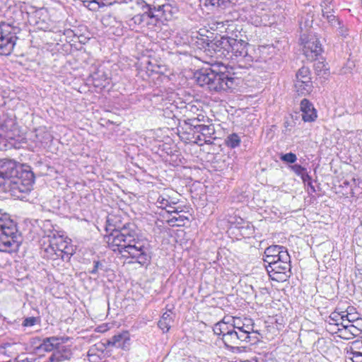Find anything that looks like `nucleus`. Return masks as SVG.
Listing matches in <instances>:
<instances>
[{
	"instance_id": "obj_2",
	"label": "nucleus",
	"mask_w": 362,
	"mask_h": 362,
	"mask_svg": "<svg viewBox=\"0 0 362 362\" xmlns=\"http://www.w3.org/2000/svg\"><path fill=\"white\" fill-rule=\"evenodd\" d=\"M226 69L223 65L201 69L197 74V82L200 86H206L211 90L233 89L239 84L240 78L235 76V73L231 74Z\"/></svg>"
},
{
	"instance_id": "obj_55",
	"label": "nucleus",
	"mask_w": 362,
	"mask_h": 362,
	"mask_svg": "<svg viewBox=\"0 0 362 362\" xmlns=\"http://www.w3.org/2000/svg\"><path fill=\"white\" fill-rule=\"evenodd\" d=\"M330 330H332V331H334V332L337 331V330H334V327H331V329H329Z\"/></svg>"
},
{
	"instance_id": "obj_52",
	"label": "nucleus",
	"mask_w": 362,
	"mask_h": 362,
	"mask_svg": "<svg viewBox=\"0 0 362 362\" xmlns=\"http://www.w3.org/2000/svg\"><path fill=\"white\" fill-rule=\"evenodd\" d=\"M197 117H199V122H201L204 120V116L199 115Z\"/></svg>"
},
{
	"instance_id": "obj_4",
	"label": "nucleus",
	"mask_w": 362,
	"mask_h": 362,
	"mask_svg": "<svg viewBox=\"0 0 362 362\" xmlns=\"http://www.w3.org/2000/svg\"><path fill=\"white\" fill-rule=\"evenodd\" d=\"M248 45L249 44L243 40L223 36L221 39L215 40L211 47L217 57L230 59L234 56L250 62L252 57L247 52Z\"/></svg>"
},
{
	"instance_id": "obj_24",
	"label": "nucleus",
	"mask_w": 362,
	"mask_h": 362,
	"mask_svg": "<svg viewBox=\"0 0 362 362\" xmlns=\"http://www.w3.org/2000/svg\"><path fill=\"white\" fill-rule=\"evenodd\" d=\"M283 253L288 254L287 249L281 245H273L267 247L264 250V255L276 257L277 260L281 257Z\"/></svg>"
},
{
	"instance_id": "obj_11",
	"label": "nucleus",
	"mask_w": 362,
	"mask_h": 362,
	"mask_svg": "<svg viewBox=\"0 0 362 362\" xmlns=\"http://www.w3.org/2000/svg\"><path fill=\"white\" fill-rule=\"evenodd\" d=\"M353 321H354V319L349 318L347 324H344L341 327L337 328L335 333L338 334V337L344 339H350L359 336L362 333L361 329L351 323Z\"/></svg>"
},
{
	"instance_id": "obj_50",
	"label": "nucleus",
	"mask_w": 362,
	"mask_h": 362,
	"mask_svg": "<svg viewBox=\"0 0 362 362\" xmlns=\"http://www.w3.org/2000/svg\"><path fill=\"white\" fill-rule=\"evenodd\" d=\"M308 187H310V190L313 192H315V187L312 184V181L309 182L308 183H307Z\"/></svg>"
},
{
	"instance_id": "obj_30",
	"label": "nucleus",
	"mask_w": 362,
	"mask_h": 362,
	"mask_svg": "<svg viewBox=\"0 0 362 362\" xmlns=\"http://www.w3.org/2000/svg\"><path fill=\"white\" fill-rule=\"evenodd\" d=\"M216 30L221 33H230L234 30V25L231 21H217L216 23Z\"/></svg>"
},
{
	"instance_id": "obj_54",
	"label": "nucleus",
	"mask_w": 362,
	"mask_h": 362,
	"mask_svg": "<svg viewBox=\"0 0 362 362\" xmlns=\"http://www.w3.org/2000/svg\"><path fill=\"white\" fill-rule=\"evenodd\" d=\"M346 315H349V317L350 319H354V317H352L351 314L350 313H347Z\"/></svg>"
},
{
	"instance_id": "obj_46",
	"label": "nucleus",
	"mask_w": 362,
	"mask_h": 362,
	"mask_svg": "<svg viewBox=\"0 0 362 362\" xmlns=\"http://www.w3.org/2000/svg\"><path fill=\"white\" fill-rule=\"evenodd\" d=\"M292 127H293V125L291 124V123L290 122L285 121L284 122V129L283 130V133L285 134H289L291 131Z\"/></svg>"
},
{
	"instance_id": "obj_47",
	"label": "nucleus",
	"mask_w": 362,
	"mask_h": 362,
	"mask_svg": "<svg viewBox=\"0 0 362 362\" xmlns=\"http://www.w3.org/2000/svg\"><path fill=\"white\" fill-rule=\"evenodd\" d=\"M303 182L305 183H308L309 182L312 181L311 177L308 174L307 170L301 175L300 176Z\"/></svg>"
},
{
	"instance_id": "obj_12",
	"label": "nucleus",
	"mask_w": 362,
	"mask_h": 362,
	"mask_svg": "<svg viewBox=\"0 0 362 362\" xmlns=\"http://www.w3.org/2000/svg\"><path fill=\"white\" fill-rule=\"evenodd\" d=\"M304 54L309 60H315L322 53V45L317 38H310L305 42L303 48Z\"/></svg>"
},
{
	"instance_id": "obj_27",
	"label": "nucleus",
	"mask_w": 362,
	"mask_h": 362,
	"mask_svg": "<svg viewBox=\"0 0 362 362\" xmlns=\"http://www.w3.org/2000/svg\"><path fill=\"white\" fill-rule=\"evenodd\" d=\"M295 89L298 95H305L312 91V81H295Z\"/></svg>"
},
{
	"instance_id": "obj_51",
	"label": "nucleus",
	"mask_w": 362,
	"mask_h": 362,
	"mask_svg": "<svg viewBox=\"0 0 362 362\" xmlns=\"http://www.w3.org/2000/svg\"><path fill=\"white\" fill-rule=\"evenodd\" d=\"M325 65L323 64L322 62H319L317 63V64L316 65V69L317 70V69H320L321 66H324Z\"/></svg>"
},
{
	"instance_id": "obj_59",
	"label": "nucleus",
	"mask_w": 362,
	"mask_h": 362,
	"mask_svg": "<svg viewBox=\"0 0 362 362\" xmlns=\"http://www.w3.org/2000/svg\"><path fill=\"white\" fill-rule=\"evenodd\" d=\"M90 2H95L96 3L97 1L95 0H89Z\"/></svg>"
},
{
	"instance_id": "obj_49",
	"label": "nucleus",
	"mask_w": 362,
	"mask_h": 362,
	"mask_svg": "<svg viewBox=\"0 0 362 362\" xmlns=\"http://www.w3.org/2000/svg\"><path fill=\"white\" fill-rule=\"evenodd\" d=\"M195 139H196V142L198 143L199 141H204L203 140V136H202L201 134H198L196 137H195Z\"/></svg>"
},
{
	"instance_id": "obj_15",
	"label": "nucleus",
	"mask_w": 362,
	"mask_h": 362,
	"mask_svg": "<svg viewBox=\"0 0 362 362\" xmlns=\"http://www.w3.org/2000/svg\"><path fill=\"white\" fill-rule=\"evenodd\" d=\"M109 344L116 348L128 349L130 344L129 334L127 332L115 334L109 341Z\"/></svg>"
},
{
	"instance_id": "obj_6",
	"label": "nucleus",
	"mask_w": 362,
	"mask_h": 362,
	"mask_svg": "<svg viewBox=\"0 0 362 362\" xmlns=\"http://www.w3.org/2000/svg\"><path fill=\"white\" fill-rule=\"evenodd\" d=\"M20 138V131L12 117L4 115L0 118V151L18 148L16 141Z\"/></svg>"
},
{
	"instance_id": "obj_42",
	"label": "nucleus",
	"mask_w": 362,
	"mask_h": 362,
	"mask_svg": "<svg viewBox=\"0 0 362 362\" xmlns=\"http://www.w3.org/2000/svg\"><path fill=\"white\" fill-rule=\"evenodd\" d=\"M188 220V218L182 215H179L178 216H173L168 222L170 223L174 224L175 222H178L177 225L181 226L185 224V221Z\"/></svg>"
},
{
	"instance_id": "obj_40",
	"label": "nucleus",
	"mask_w": 362,
	"mask_h": 362,
	"mask_svg": "<svg viewBox=\"0 0 362 362\" xmlns=\"http://www.w3.org/2000/svg\"><path fill=\"white\" fill-rule=\"evenodd\" d=\"M349 351L354 352H362V338L352 341Z\"/></svg>"
},
{
	"instance_id": "obj_58",
	"label": "nucleus",
	"mask_w": 362,
	"mask_h": 362,
	"mask_svg": "<svg viewBox=\"0 0 362 362\" xmlns=\"http://www.w3.org/2000/svg\"><path fill=\"white\" fill-rule=\"evenodd\" d=\"M344 324H347V318H344Z\"/></svg>"
},
{
	"instance_id": "obj_56",
	"label": "nucleus",
	"mask_w": 362,
	"mask_h": 362,
	"mask_svg": "<svg viewBox=\"0 0 362 362\" xmlns=\"http://www.w3.org/2000/svg\"><path fill=\"white\" fill-rule=\"evenodd\" d=\"M212 44H213V42H211V45H210V44H209V43H207V45H208V46H210V47H211V48H212V47H211Z\"/></svg>"
},
{
	"instance_id": "obj_21",
	"label": "nucleus",
	"mask_w": 362,
	"mask_h": 362,
	"mask_svg": "<svg viewBox=\"0 0 362 362\" xmlns=\"http://www.w3.org/2000/svg\"><path fill=\"white\" fill-rule=\"evenodd\" d=\"M49 238L52 240V245L55 246L60 257H62L63 250H65L69 241L66 240V238H64L62 235H56L55 233H53L52 236L49 235Z\"/></svg>"
},
{
	"instance_id": "obj_53",
	"label": "nucleus",
	"mask_w": 362,
	"mask_h": 362,
	"mask_svg": "<svg viewBox=\"0 0 362 362\" xmlns=\"http://www.w3.org/2000/svg\"><path fill=\"white\" fill-rule=\"evenodd\" d=\"M168 213H170V214H171V213H175V214H178V211H177V210H173V211H170V210H169V211H168Z\"/></svg>"
},
{
	"instance_id": "obj_16",
	"label": "nucleus",
	"mask_w": 362,
	"mask_h": 362,
	"mask_svg": "<svg viewBox=\"0 0 362 362\" xmlns=\"http://www.w3.org/2000/svg\"><path fill=\"white\" fill-rule=\"evenodd\" d=\"M233 327V322H226L225 320V318H223L221 321L214 325L213 327V331L216 335H221L222 337H225L226 335H228L229 334V332L232 330Z\"/></svg>"
},
{
	"instance_id": "obj_31",
	"label": "nucleus",
	"mask_w": 362,
	"mask_h": 362,
	"mask_svg": "<svg viewBox=\"0 0 362 362\" xmlns=\"http://www.w3.org/2000/svg\"><path fill=\"white\" fill-rule=\"evenodd\" d=\"M322 12L323 17L327 20L332 26L337 27V25H341V23L336 18V16L334 15L332 8L325 7L322 9Z\"/></svg>"
},
{
	"instance_id": "obj_8",
	"label": "nucleus",
	"mask_w": 362,
	"mask_h": 362,
	"mask_svg": "<svg viewBox=\"0 0 362 362\" xmlns=\"http://www.w3.org/2000/svg\"><path fill=\"white\" fill-rule=\"evenodd\" d=\"M266 269L272 280L278 282L286 281L291 274L289 254L283 253L281 257L274 266H266Z\"/></svg>"
},
{
	"instance_id": "obj_17",
	"label": "nucleus",
	"mask_w": 362,
	"mask_h": 362,
	"mask_svg": "<svg viewBox=\"0 0 362 362\" xmlns=\"http://www.w3.org/2000/svg\"><path fill=\"white\" fill-rule=\"evenodd\" d=\"M241 333L236 332L234 327L228 335L221 337L222 341L227 347H233V346L240 345L243 341L241 339Z\"/></svg>"
},
{
	"instance_id": "obj_7",
	"label": "nucleus",
	"mask_w": 362,
	"mask_h": 362,
	"mask_svg": "<svg viewBox=\"0 0 362 362\" xmlns=\"http://www.w3.org/2000/svg\"><path fill=\"white\" fill-rule=\"evenodd\" d=\"M19 32L20 28L13 22H0V55L8 56L11 53Z\"/></svg>"
},
{
	"instance_id": "obj_33",
	"label": "nucleus",
	"mask_w": 362,
	"mask_h": 362,
	"mask_svg": "<svg viewBox=\"0 0 362 362\" xmlns=\"http://www.w3.org/2000/svg\"><path fill=\"white\" fill-rule=\"evenodd\" d=\"M108 78L103 73L102 75H99V74H95L93 76V82L95 87H105L106 84L108 83L107 81Z\"/></svg>"
},
{
	"instance_id": "obj_57",
	"label": "nucleus",
	"mask_w": 362,
	"mask_h": 362,
	"mask_svg": "<svg viewBox=\"0 0 362 362\" xmlns=\"http://www.w3.org/2000/svg\"><path fill=\"white\" fill-rule=\"evenodd\" d=\"M212 44H213V42H211V45H210V44H209V43H207V45H208V46H210V47H211V48H212V47H211Z\"/></svg>"
},
{
	"instance_id": "obj_18",
	"label": "nucleus",
	"mask_w": 362,
	"mask_h": 362,
	"mask_svg": "<svg viewBox=\"0 0 362 362\" xmlns=\"http://www.w3.org/2000/svg\"><path fill=\"white\" fill-rule=\"evenodd\" d=\"M347 318V320L349 318V315H345L344 312H332L328 318V324H329V328L331 329V327H337V328L341 327L342 325L344 324V318Z\"/></svg>"
},
{
	"instance_id": "obj_41",
	"label": "nucleus",
	"mask_w": 362,
	"mask_h": 362,
	"mask_svg": "<svg viewBox=\"0 0 362 362\" xmlns=\"http://www.w3.org/2000/svg\"><path fill=\"white\" fill-rule=\"evenodd\" d=\"M348 357L352 362H362V352H354L347 351Z\"/></svg>"
},
{
	"instance_id": "obj_44",
	"label": "nucleus",
	"mask_w": 362,
	"mask_h": 362,
	"mask_svg": "<svg viewBox=\"0 0 362 362\" xmlns=\"http://www.w3.org/2000/svg\"><path fill=\"white\" fill-rule=\"evenodd\" d=\"M37 321V318L35 317H29L24 319L22 325L23 327H32L34 326Z\"/></svg>"
},
{
	"instance_id": "obj_26",
	"label": "nucleus",
	"mask_w": 362,
	"mask_h": 362,
	"mask_svg": "<svg viewBox=\"0 0 362 362\" xmlns=\"http://www.w3.org/2000/svg\"><path fill=\"white\" fill-rule=\"evenodd\" d=\"M42 255L44 258L48 259L55 260L60 259L59 254L57 252L55 246L52 245V241L50 238H49V245L44 248Z\"/></svg>"
},
{
	"instance_id": "obj_23",
	"label": "nucleus",
	"mask_w": 362,
	"mask_h": 362,
	"mask_svg": "<svg viewBox=\"0 0 362 362\" xmlns=\"http://www.w3.org/2000/svg\"><path fill=\"white\" fill-rule=\"evenodd\" d=\"M35 141L41 144H47L52 139V135L45 127H40L35 131Z\"/></svg>"
},
{
	"instance_id": "obj_28",
	"label": "nucleus",
	"mask_w": 362,
	"mask_h": 362,
	"mask_svg": "<svg viewBox=\"0 0 362 362\" xmlns=\"http://www.w3.org/2000/svg\"><path fill=\"white\" fill-rule=\"evenodd\" d=\"M201 5L211 8H225L230 0H199Z\"/></svg>"
},
{
	"instance_id": "obj_14",
	"label": "nucleus",
	"mask_w": 362,
	"mask_h": 362,
	"mask_svg": "<svg viewBox=\"0 0 362 362\" xmlns=\"http://www.w3.org/2000/svg\"><path fill=\"white\" fill-rule=\"evenodd\" d=\"M300 110L302 118L305 122H310L317 118V112L313 105L307 99H303L300 102Z\"/></svg>"
},
{
	"instance_id": "obj_29",
	"label": "nucleus",
	"mask_w": 362,
	"mask_h": 362,
	"mask_svg": "<svg viewBox=\"0 0 362 362\" xmlns=\"http://www.w3.org/2000/svg\"><path fill=\"white\" fill-rule=\"evenodd\" d=\"M173 322L171 315L168 312L163 314L160 320L158 322V325L163 332H167L170 328V324Z\"/></svg>"
},
{
	"instance_id": "obj_20",
	"label": "nucleus",
	"mask_w": 362,
	"mask_h": 362,
	"mask_svg": "<svg viewBox=\"0 0 362 362\" xmlns=\"http://www.w3.org/2000/svg\"><path fill=\"white\" fill-rule=\"evenodd\" d=\"M71 351L69 349L63 346L60 350L54 351L49 357V362H62L71 358Z\"/></svg>"
},
{
	"instance_id": "obj_32",
	"label": "nucleus",
	"mask_w": 362,
	"mask_h": 362,
	"mask_svg": "<svg viewBox=\"0 0 362 362\" xmlns=\"http://www.w3.org/2000/svg\"><path fill=\"white\" fill-rule=\"evenodd\" d=\"M296 81H311L310 69L308 67L303 66L297 71L296 74Z\"/></svg>"
},
{
	"instance_id": "obj_10",
	"label": "nucleus",
	"mask_w": 362,
	"mask_h": 362,
	"mask_svg": "<svg viewBox=\"0 0 362 362\" xmlns=\"http://www.w3.org/2000/svg\"><path fill=\"white\" fill-rule=\"evenodd\" d=\"M24 168L13 160L0 159V187L5 186L6 182L18 175L19 172Z\"/></svg>"
},
{
	"instance_id": "obj_22",
	"label": "nucleus",
	"mask_w": 362,
	"mask_h": 362,
	"mask_svg": "<svg viewBox=\"0 0 362 362\" xmlns=\"http://www.w3.org/2000/svg\"><path fill=\"white\" fill-rule=\"evenodd\" d=\"M59 340L60 339L57 337L45 338L40 346V349L47 352L52 351L58 348L60 344Z\"/></svg>"
},
{
	"instance_id": "obj_35",
	"label": "nucleus",
	"mask_w": 362,
	"mask_h": 362,
	"mask_svg": "<svg viewBox=\"0 0 362 362\" xmlns=\"http://www.w3.org/2000/svg\"><path fill=\"white\" fill-rule=\"evenodd\" d=\"M185 123L187 125L189 126V129L194 131V133H197V132L203 125L199 124V117L189 118L187 120H185Z\"/></svg>"
},
{
	"instance_id": "obj_19",
	"label": "nucleus",
	"mask_w": 362,
	"mask_h": 362,
	"mask_svg": "<svg viewBox=\"0 0 362 362\" xmlns=\"http://www.w3.org/2000/svg\"><path fill=\"white\" fill-rule=\"evenodd\" d=\"M139 7L141 8L142 13H138L133 16L130 22L135 25H144L145 24L148 25L150 23L149 20L155 21V17L151 16L148 12H146V10L144 9V7Z\"/></svg>"
},
{
	"instance_id": "obj_5",
	"label": "nucleus",
	"mask_w": 362,
	"mask_h": 362,
	"mask_svg": "<svg viewBox=\"0 0 362 362\" xmlns=\"http://www.w3.org/2000/svg\"><path fill=\"white\" fill-rule=\"evenodd\" d=\"M35 182L34 173L26 166L19 172V175L15 176L5 186L0 187V191L9 192L11 196L16 199H22L32 189Z\"/></svg>"
},
{
	"instance_id": "obj_37",
	"label": "nucleus",
	"mask_w": 362,
	"mask_h": 362,
	"mask_svg": "<svg viewBox=\"0 0 362 362\" xmlns=\"http://www.w3.org/2000/svg\"><path fill=\"white\" fill-rule=\"evenodd\" d=\"M280 158L282 161L291 164L295 163V162L297 160L296 155L291 152L282 154Z\"/></svg>"
},
{
	"instance_id": "obj_13",
	"label": "nucleus",
	"mask_w": 362,
	"mask_h": 362,
	"mask_svg": "<svg viewBox=\"0 0 362 362\" xmlns=\"http://www.w3.org/2000/svg\"><path fill=\"white\" fill-rule=\"evenodd\" d=\"M233 322V326L236 331V332L241 333L243 338H241L242 341L245 343H253V340L252 339L251 333L253 332V325H246L243 323L240 325V320L238 322H235L234 318L232 319Z\"/></svg>"
},
{
	"instance_id": "obj_36",
	"label": "nucleus",
	"mask_w": 362,
	"mask_h": 362,
	"mask_svg": "<svg viewBox=\"0 0 362 362\" xmlns=\"http://www.w3.org/2000/svg\"><path fill=\"white\" fill-rule=\"evenodd\" d=\"M169 198L170 197L167 194L159 195L156 200L158 206L161 209H165L169 206Z\"/></svg>"
},
{
	"instance_id": "obj_34",
	"label": "nucleus",
	"mask_w": 362,
	"mask_h": 362,
	"mask_svg": "<svg viewBox=\"0 0 362 362\" xmlns=\"http://www.w3.org/2000/svg\"><path fill=\"white\" fill-rule=\"evenodd\" d=\"M240 144V138L237 134H231L226 139V144L227 146L235 148Z\"/></svg>"
},
{
	"instance_id": "obj_45",
	"label": "nucleus",
	"mask_w": 362,
	"mask_h": 362,
	"mask_svg": "<svg viewBox=\"0 0 362 362\" xmlns=\"http://www.w3.org/2000/svg\"><path fill=\"white\" fill-rule=\"evenodd\" d=\"M264 262L267 264V266H274L279 260L276 257L269 256V255L264 254Z\"/></svg>"
},
{
	"instance_id": "obj_38",
	"label": "nucleus",
	"mask_w": 362,
	"mask_h": 362,
	"mask_svg": "<svg viewBox=\"0 0 362 362\" xmlns=\"http://www.w3.org/2000/svg\"><path fill=\"white\" fill-rule=\"evenodd\" d=\"M100 271H105L103 262L100 261H93V267L91 270L89 271V273L91 274H96Z\"/></svg>"
},
{
	"instance_id": "obj_25",
	"label": "nucleus",
	"mask_w": 362,
	"mask_h": 362,
	"mask_svg": "<svg viewBox=\"0 0 362 362\" xmlns=\"http://www.w3.org/2000/svg\"><path fill=\"white\" fill-rule=\"evenodd\" d=\"M201 134L203 136L204 142L206 144L211 143V139L215 134V128L214 124L205 125L203 124L201 128L197 132Z\"/></svg>"
},
{
	"instance_id": "obj_39",
	"label": "nucleus",
	"mask_w": 362,
	"mask_h": 362,
	"mask_svg": "<svg viewBox=\"0 0 362 362\" xmlns=\"http://www.w3.org/2000/svg\"><path fill=\"white\" fill-rule=\"evenodd\" d=\"M63 251L62 257H61L60 259L62 260H64L65 259H69L74 253L73 247L70 245L69 242L67 243V245Z\"/></svg>"
},
{
	"instance_id": "obj_1",
	"label": "nucleus",
	"mask_w": 362,
	"mask_h": 362,
	"mask_svg": "<svg viewBox=\"0 0 362 362\" xmlns=\"http://www.w3.org/2000/svg\"><path fill=\"white\" fill-rule=\"evenodd\" d=\"M114 216H107L105 229L111 231L107 236V243L114 252H118L123 257H131L144 265L150 262V245L148 240L139 233L136 226L127 223L122 227L117 226Z\"/></svg>"
},
{
	"instance_id": "obj_9",
	"label": "nucleus",
	"mask_w": 362,
	"mask_h": 362,
	"mask_svg": "<svg viewBox=\"0 0 362 362\" xmlns=\"http://www.w3.org/2000/svg\"><path fill=\"white\" fill-rule=\"evenodd\" d=\"M165 0H154L152 3H148L145 0H134L137 6H142L150 15L155 17V21L163 18L168 20L172 17L171 6L165 4Z\"/></svg>"
},
{
	"instance_id": "obj_43",
	"label": "nucleus",
	"mask_w": 362,
	"mask_h": 362,
	"mask_svg": "<svg viewBox=\"0 0 362 362\" xmlns=\"http://www.w3.org/2000/svg\"><path fill=\"white\" fill-rule=\"evenodd\" d=\"M291 170L298 176H301L307 170L299 164H294L291 166Z\"/></svg>"
},
{
	"instance_id": "obj_3",
	"label": "nucleus",
	"mask_w": 362,
	"mask_h": 362,
	"mask_svg": "<svg viewBox=\"0 0 362 362\" xmlns=\"http://www.w3.org/2000/svg\"><path fill=\"white\" fill-rule=\"evenodd\" d=\"M23 238L9 214L0 210V252L13 253L18 250Z\"/></svg>"
},
{
	"instance_id": "obj_48",
	"label": "nucleus",
	"mask_w": 362,
	"mask_h": 362,
	"mask_svg": "<svg viewBox=\"0 0 362 362\" xmlns=\"http://www.w3.org/2000/svg\"><path fill=\"white\" fill-rule=\"evenodd\" d=\"M338 26H339V28H338L339 34L343 37H346L348 35L346 28H344V26H341V25H338Z\"/></svg>"
}]
</instances>
